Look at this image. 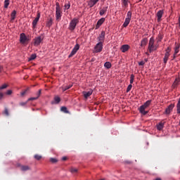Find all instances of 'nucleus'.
Instances as JSON below:
<instances>
[{
  "label": "nucleus",
  "instance_id": "obj_39",
  "mask_svg": "<svg viewBox=\"0 0 180 180\" xmlns=\"http://www.w3.org/2000/svg\"><path fill=\"white\" fill-rule=\"evenodd\" d=\"M6 88H8V85L7 84H3L2 86H0V91L2 89H6Z\"/></svg>",
  "mask_w": 180,
  "mask_h": 180
},
{
  "label": "nucleus",
  "instance_id": "obj_45",
  "mask_svg": "<svg viewBox=\"0 0 180 180\" xmlns=\"http://www.w3.org/2000/svg\"><path fill=\"white\" fill-rule=\"evenodd\" d=\"M36 99H38V97H32L28 98V101H36Z\"/></svg>",
  "mask_w": 180,
  "mask_h": 180
},
{
  "label": "nucleus",
  "instance_id": "obj_50",
  "mask_svg": "<svg viewBox=\"0 0 180 180\" xmlns=\"http://www.w3.org/2000/svg\"><path fill=\"white\" fill-rule=\"evenodd\" d=\"M62 161H67V157L62 158Z\"/></svg>",
  "mask_w": 180,
  "mask_h": 180
},
{
  "label": "nucleus",
  "instance_id": "obj_42",
  "mask_svg": "<svg viewBox=\"0 0 180 180\" xmlns=\"http://www.w3.org/2000/svg\"><path fill=\"white\" fill-rule=\"evenodd\" d=\"M51 162L55 163L57 162V159L51 158L50 159Z\"/></svg>",
  "mask_w": 180,
  "mask_h": 180
},
{
  "label": "nucleus",
  "instance_id": "obj_32",
  "mask_svg": "<svg viewBox=\"0 0 180 180\" xmlns=\"http://www.w3.org/2000/svg\"><path fill=\"white\" fill-rule=\"evenodd\" d=\"M179 84V79H176L174 82L173 83V87L175 88L176 85Z\"/></svg>",
  "mask_w": 180,
  "mask_h": 180
},
{
  "label": "nucleus",
  "instance_id": "obj_28",
  "mask_svg": "<svg viewBox=\"0 0 180 180\" xmlns=\"http://www.w3.org/2000/svg\"><path fill=\"white\" fill-rule=\"evenodd\" d=\"M70 88H72V84H70L68 86H65L63 87V91L65 92V91H68V89H70Z\"/></svg>",
  "mask_w": 180,
  "mask_h": 180
},
{
  "label": "nucleus",
  "instance_id": "obj_51",
  "mask_svg": "<svg viewBox=\"0 0 180 180\" xmlns=\"http://www.w3.org/2000/svg\"><path fill=\"white\" fill-rule=\"evenodd\" d=\"M166 51H169H169H171V48L168 47L167 49L166 50Z\"/></svg>",
  "mask_w": 180,
  "mask_h": 180
},
{
  "label": "nucleus",
  "instance_id": "obj_6",
  "mask_svg": "<svg viewBox=\"0 0 180 180\" xmlns=\"http://www.w3.org/2000/svg\"><path fill=\"white\" fill-rule=\"evenodd\" d=\"M28 41H29V39H27V37H26V34L25 33H21L20 35V42L22 43V44H25Z\"/></svg>",
  "mask_w": 180,
  "mask_h": 180
},
{
  "label": "nucleus",
  "instance_id": "obj_54",
  "mask_svg": "<svg viewBox=\"0 0 180 180\" xmlns=\"http://www.w3.org/2000/svg\"><path fill=\"white\" fill-rule=\"evenodd\" d=\"M148 60L147 58L145 59V63H147Z\"/></svg>",
  "mask_w": 180,
  "mask_h": 180
},
{
  "label": "nucleus",
  "instance_id": "obj_14",
  "mask_svg": "<svg viewBox=\"0 0 180 180\" xmlns=\"http://www.w3.org/2000/svg\"><path fill=\"white\" fill-rule=\"evenodd\" d=\"M163 15H164V11L163 10H160L157 13L158 22H161V18H162Z\"/></svg>",
  "mask_w": 180,
  "mask_h": 180
},
{
  "label": "nucleus",
  "instance_id": "obj_46",
  "mask_svg": "<svg viewBox=\"0 0 180 180\" xmlns=\"http://www.w3.org/2000/svg\"><path fill=\"white\" fill-rule=\"evenodd\" d=\"M56 10H57V9H59V10L61 9V8H60V4L56 3Z\"/></svg>",
  "mask_w": 180,
  "mask_h": 180
},
{
  "label": "nucleus",
  "instance_id": "obj_30",
  "mask_svg": "<svg viewBox=\"0 0 180 180\" xmlns=\"http://www.w3.org/2000/svg\"><path fill=\"white\" fill-rule=\"evenodd\" d=\"M37 56L36 54H32L30 57L29 58V61H33V60H35Z\"/></svg>",
  "mask_w": 180,
  "mask_h": 180
},
{
  "label": "nucleus",
  "instance_id": "obj_2",
  "mask_svg": "<svg viewBox=\"0 0 180 180\" xmlns=\"http://www.w3.org/2000/svg\"><path fill=\"white\" fill-rule=\"evenodd\" d=\"M79 23V20L77 18H74L72 20L69 24V30H71V32L75 30V27H77V25Z\"/></svg>",
  "mask_w": 180,
  "mask_h": 180
},
{
  "label": "nucleus",
  "instance_id": "obj_44",
  "mask_svg": "<svg viewBox=\"0 0 180 180\" xmlns=\"http://www.w3.org/2000/svg\"><path fill=\"white\" fill-rule=\"evenodd\" d=\"M27 102H21L20 103V106H26Z\"/></svg>",
  "mask_w": 180,
  "mask_h": 180
},
{
  "label": "nucleus",
  "instance_id": "obj_40",
  "mask_svg": "<svg viewBox=\"0 0 180 180\" xmlns=\"http://www.w3.org/2000/svg\"><path fill=\"white\" fill-rule=\"evenodd\" d=\"M70 7H71V4H70V2H68L65 5V9H70Z\"/></svg>",
  "mask_w": 180,
  "mask_h": 180
},
{
  "label": "nucleus",
  "instance_id": "obj_47",
  "mask_svg": "<svg viewBox=\"0 0 180 180\" xmlns=\"http://www.w3.org/2000/svg\"><path fill=\"white\" fill-rule=\"evenodd\" d=\"M6 95H12V90H8L6 93Z\"/></svg>",
  "mask_w": 180,
  "mask_h": 180
},
{
  "label": "nucleus",
  "instance_id": "obj_20",
  "mask_svg": "<svg viewBox=\"0 0 180 180\" xmlns=\"http://www.w3.org/2000/svg\"><path fill=\"white\" fill-rule=\"evenodd\" d=\"M148 41V40L147 39V38H144L143 39H142L141 41V47H146V46H147Z\"/></svg>",
  "mask_w": 180,
  "mask_h": 180
},
{
  "label": "nucleus",
  "instance_id": "obj_4",
  "mask_svg": "<svg viewBox=\"0 0 180 180\" xmlns=\"http://www.w3.org/2000/svg\"><path fill=\"white\" fill-rule=\"evenodd\" d=\"M148 49L150 53H153L154 50H157V47L154 46V38H150Z\"/></svg>",
  "mask_w": 180,
  "mask_h": 180
},
{
  "label": "nucleus",
  "instance_id": "obj_31",
  "mask_svg": "<svg viewBox=\"0 0 180 180\" xmlns=\"http://www.w3.org/2000/svg\"><path fill=\"white\" fill-rule=\"evenodd\" d=\"M60 110L64 113H68V109H67V107H61Z\"/></svg>",
  "mask_w": 180,
  "mask_h": 180
},
{
  "label": "nucleus",
  "instance_id": "obj_38",
  "mask_svg": "<svg viewBox=\"0 0 180 180\" xmlns=\"http://www.w3.org/2000/svg\"><path fill=\"white\" fill-rule=\"evenodd\" d=\"M131 88H133V85L129 84V85L127 86V92H130V91H131Z\"/></svg>",
  "mask_w": 180,
  "mask_h": 180
},
{
  "label": "nucleus",
  "instance_id": "obj_24",
  "mask_svg": "<svg viewBox=\"0 0 180 180\" xmlns=\"http://www.w3.org/2000/svg\"><path fill=\"white\" fill-rule=\"evenodd\" d=\"M105 68H107V70H109L110 68H112V63L110 62H105L104 63Z\"/></svg>",
  "mask_w": 180,
  "mask_h": 180
},
{
  "label": "nucleus",
  "instance_id": "obj_16",
  "mask_svg": "<svg viewBox=\"0 0 180 180\" xmlns=\"http://www.w3.org/2000/svg\"><path fill=\"white\" fill-rule=\"evenodd\" d=\"M129 49H130V46L127 44H125L121 46L120 50L122 53H126V51H127Z\"/></svg>",
  "mask_w": 180,
  "mask_h": 180
},
{
  "label": "nucleus",
  "instance_id": "obj_15",
  "mask_svg": "<svg viewBox=\"0 0 180 180\" xmlns=\"http://www.w3.org/2000/svg\"><path fill=\"white\" fill-rule=\"evenodd\" d=\"M99 2V0H90L88 3V6L89 8H94L96 4H98Z\"/></svg>",
  "mask_w": 180,
  "mask_h": 180
},
{
  "label": "nucleus",
  "instance_id": "obj_19",
  "mask_svg": "<svg viewBox=\"0 0 180 180\" xmlns=\"http://www.w3.org/2000/svg\"><path fill=\"white\" fill-rule=\"evenodd\" d=\"M92 90L89 91H83V95L84 96V98L86 99H88V98H89V96H91V95H92Z\"/></svg>",
  "mask_w": 180,
  "mask_h": 180
},
{
  "label": "nucleus",
  "instance_id": "obj_21",
  "mask_svg": "<svg viewBox=\"0 0 180 180\" xmlns=\"http://www.w3.org/2000/svg\"><path fill=\"white\" fill-rule=\"evenodd\" d=\"M60 102H61V98H60L59 96H56L54 97V102L52 101V102H51V104H52V105H53V103L58 104V103H60Z\"/></svg>",
  "mask_w": 180,
  "mask_h": 180
},
{
  "label": "nucleus",
  "instance_id": "obj_22",
  "mask_svg": "<svg viewBox=\"0 0 180 180\" xmlns=\"http://www.w3.org/2000/svg\"><path fill=\"white\" fill-rule=\"evenodd\" d=\"M21 171H29L30 167L27 165H21L20 166Z\"/></svg>",
  "mask_w": 180,
  "mask_h": 180
},
{
  "label": "nucleus",
  "instance_id": "obj_53",
  "mask_svg": "<svg viewBox=\"0 0 180 180\" xmlns=\"http://www.w3.org/2000/svg\"><path fill=\"white\" fill-rule=\"evenodd\" d=\"M176 54H175V53L174 54L173 58H176Z\"/></svg>",
  "mask_w": 180,
  "mask_h": 180
},
{
  "label": "nucleus",
  "instance_id": "obj_49",
  "mask_svg": "<svg viewBox=\"0 0 180 180\" xmlns=\"http://www.w3.org/2000/svg\"><path fill=\"white\" fill-rule=\"evenodd\" d=\"M4 98V94L3 93H0V101Z\"/></svg>",
  "mask_w": 180,
  "mask_h": 180
},
{
  "label": "nucleus",
  "instance_id": "obj_35",
  "mask_svg": "<svg viewBox=\"0 0 180 180\" xmlns=\"http://www.w3.org/2000/svg\"><path fill=\"white\" fill-rule=\"evenodd\" d=\"M133 82H134V75H131L130 76V84L131 85V84H133Z\"/></svg>",
  "mask_w": 180,
  "mask_h": 180
},
{
  "label": "nucleus",
  "instance_id": "obj_3",
  "mask_svg": "<svg viewBox=\"0 0 180 180\" xmlns=\"http://www.w3.org/2000/svg\"><path fill=\"white\" fill-rule=\"evenodd\" d=\"M131 11H128L127 14V18H125V20L123 23V27H127L129 26V24L130 23V20H131Z\"/></svg>",
  "mask_w": 180,
  "mask_h": 180
},
{
  "label": "nucleus",
  "instance_id": "obj_12",
  "mask_svg": "<svg viewBox=\"0 0 180 180\" xmlns=\"http://www.w3.org/2000/svg\"><path fill=\"white\" fill-rule=\"evenodd\" d=\"M105 31H102L99 37H98L99 43H103L105 41Z\"/></svg>",
  "mask_w": 180,
  "mask_h": 180
},
{
  "label": "nucleus",
  "instance_id": "obj_9",
  "mask_svg": "<svg viewBox=\"0 0 180 180\" xmlns=\"http://www.w3.org/2000/svg\"><path fill=\"white\" fill-rule=\"evenodd\" d=\"M62 13H63L61 12V9L57 8L56 10V19L57 22H60V20H61Z\"/></svg>",
  "mask_w": 180,
  "mask_h": 180
},
{
  "label": "nucleus",
  "instance_id": "obj_57",
  "mask_svg": "<svg viewBox=\"0 0 180 180\" xmlns=\"http://www.w3.org/2000/svg\"><path fill=\"white\" fill-rule=\"evenodd\" d=\"M143 0H139L140 2H141Z\"/></svg>",
  "mask_w": 180,
  "mask_h": 180
},
{
  "label": "nucleus",
  "instance_id": "obj_55",
  "mask_svg": "<svg viewBox=\"0 0 180 180\" xmlns=\"http://www.w3.org/2000/svg\"><path fill=\"white\" fill-rule=\"evenodd\" d=\"M126 163H127V164H130L131 162H129V161H127V162H126Z\"/></svg>",
  "mask_w": 180,
  "mask_h": 180
},
{
  "label": "nucleus",
  "instance_id": "obj_37",
  "mask_svg": "<svg viewBox=\"0 0 180 180\" xmlns=\"http://www.w3.org/2000/svg\"><path fill=\"white\" fill-rule=\"evenodd\" d=\"M34 157L35 160H37V161H40V160H41V155H35Z\"/></svg>",
  "mask_w": 180,
  "mask_h": 180
},
{
  "label": "nucleus",
  "instance_id": "obj_56",
  "mask_svg": "<svg viewBox=\"0 0 180 180\" xmlns=\"http://www.w3.org/2000/svg\"><path fill=\"white\" fill-rule=\"evenodd\" d=\"M155 180H161V179H159V178H158V179H156Z\"/></svg>",
  "mask_w": 180,
  "mask_h": 180
},
{
  "label": "nucleus",
  "instance_id": "obj_7",
  "mask_svg": "<svg viewBox=\"0 0 180 180\" xmlns=\"http://www.w3.org/2000/svg\"><path fill=\"white\" fill-rule=\"evenodd\" d=\"M79 50V44H77L73 49L72 50L70 54L69 55L68 58H71V57H73V56H75L77 54V51Z\"/></svg>",
  "mask_w": 180,
  "mask_h": 180
},
{
  "label": "nucleus",
  "instance_id": "obj_36",
  "mask_svg": "<svg viewBox=\"0 0 180 180\" xmlns=\"http://www.w3.org/2000/svg\"><path fill=\"white\" fill-rule=\"evenodd\" d=\"M9 6V0L4 1V8H7Z\"/></svg>",
  "mask_w": 180,
  "mask_h": 180
},
{
  "label": "nucleus",
  "instance_id": "obj_10",
  "mask_svg": "<svg viewBox=\"0 0 180 180\" xmlns=\"http://www.w3.org/2000/svg\"><path fill=\"white\" fill-rule=\"evenodd\" d=\"M39 19H40V13H37V17L34 18V20L32 22L33 29H36V26L37 25V22H39Z\"/></svg>",
  "mask_w": 180,
  "mask_h": 180
},
{
  "label": "nucleus",
  "instance_id": "obj_23",
  "mask_svg": "<svg viewBox=\"0 0 180 180\" xmlns=\"http://www.w3.org/2000/svg\"><path fill=\"white\" fill-rule=\"evenodd\" d=\"M158 130H162L164 129V122H161L157 124Z\"/></svg>",
  "mask_w": 180,
  "mask_h": 180
},
{
  "label": "nucleus",
  "instance_id": "obj_34",
  "mask_svg": "<svg viewBox=\"0 0 180 180\" xmlns=\"http://www.w3.org/2000/svg\"><path fill=\"white\" fill-rule=\"evenodd\" d=\"M4 115H6V116H9V110H8V108H4Z\"/></svg>",
  "mask_w": 180,
  "mask_h": 180
},
{
  "label": "nucleus",
  "instance_id": "obj_18",
  "mask_svg": "<svg viewBox=\"0 0 180 180\" xmlns=\"http://www.w3.org/2000/svg\"><path fill=\"white\" fill-rule=\"evenodd\" d=\"M108 6H104L103 7V8L100 11V15L101 16H103V15H105V13H106V12H108Z\"/></svg>",
  "mask_w": 180,
  "mask_h": 180
},
{
  "label": "nucleus",
  "instance_id": "obj_17",
  "mask_svg": "<svg viewBox=\"0 0 180 180\" xmlns=\"http://www.w3.org/2000/svg\"><path fill=\"white\" fill-rule=\"evenodd\" d=\"M168 58H169V51H166V53L165 54V57L163 58L164 64H167V62L168 61Z\"/></svg>",
  "mask_w": 180,
  "mask_h": 180
},
{
  "label": "nucleus",
  "instance_id": "obj_52",
  "mask_svg": "<svg viewBox=\"0 0 180 180\" xmlns=\"http://www.w3.org/2000/svg\"><path fill=\"white\" fill-rule=\"evenodd\" d=\"M3 68H3L2 66H0V72H2Z\"/></svg>",
  "mask_w": 180,
  "mask_h": 180
},
{
  "label": "nucleus",
  "instance_id": "obj_41",
  "mask_svg": "<svg viewBox=\"0 0 180 180\" xmlns=\"http://www.w3.org/2000/svg\"><path fill=\"white\" fill-rule=\"evenodd\" d=\"M27 91H29V89H27L26 90H25L24 91H22L21 93V96H25V95H26V94L27 93Z\"/></svg>",
  "mask_w": 180,
  "mask_h": 180
},
{
  "label": "nucleus",
  "instance_id": "obj_11",
  "mask_svg": "<svg viewBox=\"0 0 180 180\" xmlns=\"http://www.w3.org/2000/svg\"><path fill=\"white\" fill-rule=\"evenodd\" d=\"M174 108H175V105L174 104H170L165 110V113L166 115H169V113H171V112H172Z\"/></svg>",
  "mask_w": 180,
  "mask_h": 180
},
{
  "label": "nucleus",
  "instance_id": "obj_1",
  "mask_svg": "<svg viewBox=\"0 0 180 180\" xmlns=\"http://www.w3.org/2000/svg\"><path fill=\"white\" fill-rule=\"evenodd\" d=\"M150 105H151V100L147 101L143 105H141L139 108L140 113L144 115H147V113H148V111H146V109H147V108H148Z\"/></svg>",
  "mask_w": 180,
  "mask_h": 180
},
{
  "label": "nucleus",
  "instance_id": "obj_8",
  "mask_svg": "<svg viewBox=\"0 0 180 180\" xmlns=\"http://www.w3.org/2000/svg\"><path fill=\"white\" fill-rule=\"evenodd\" d=\"M103 49V44L101 43V42H98V43L96 45V46H95V48H94L95 52H96V53H101V51H102Z\"/></svg>",
  "mask_w": 180,
  "mask_h": 180
},
{
  "label": "nucleus",
  "instance_id": "obj_43",
  "mask_svg": "<svg viewBox=\"0 0 180 180\" xmlns=\"http://www.w3.org/2000/svg\"><path fill=\"white\" fill-rule=\"evenodd\" d=\"M37 95V98H39L40 97V95H41V89L39 90Z\"/></svg>",
  "mask_w": 180,
  "mask_h": 180
},
{
  "label": "nucleus",
  "instance_id": "obj_33",
  "mask_svg": "<svg viewBox=\"0 0 180 180\" xmlns=\"http://www.w3.org/2000/svg\"><path fill=\"white\" fill-rule=\"evenodd\" d=\"M70 172H71L72 174H77V172H78V169H75V168H74V167H72V168L70 169Z\"/></svg>",
  "mask_w": 180,
  "mask_h": 180
},
{
  "label": "nucleus",
  "instance_id": "obj_26",
  "mask_svg": "<svg viewBox=\"0 0 180 180\" xmlns=\"http://www.w3.org/2000/svg\"><path fill=\"white\" fill-rule=\"evenodd\" d=\"M53 25V18H50L49 20H48L47 22H46V26L48 27H51Z\"/></svg>",
  "mask_w": 180,
  "mask_h": 180
},
{
  "label": "nucleus",
  "instance_id": "obj_48",
  "mask_svg": "<svg viewBox=\"0 0 180 180\" xmlns=\"http://www.w3.org/2000/svg\"><path fill=\"white\" fill-rule=\"evenodd\" d=\"M144 64H146V62L144 61H141L139 63V65H144Z\"/></svg>",
  "mask_w": 180,
  "mask_h": 180
},
{
  "label": "nucleus",
  "instance_id": "obj_29",
  "mask_svg": "<svg viewBox=\"0 0 180 180\" xmlns=\"http://www.w3.org/2000/svg\"><path fill=\"white\" fill-rule=\"evenodd\" d=\"M179 48H180V44H177L174 49V54H178V53H179Z\"/></svg>",
  "mask_w": 180,
  "mask_h": 180
},
{
  "label": "nucleus",
  "instance_id": "obj_5",
  "mask_svg": "<svg viewBox=\"0 0 180 180\" xmlns=\"http://www.w3.org/2000/svg\"><path fill=\"white\" fill-rule=\"evenodd\" d=\"M44 39V37H43V35L35 37L34 39V46H40V43H41V41H43Z\"/></svg>",
  "mask_w": 180,
  "mask_h": 180
},
{
  "label": "nucleus",
  "instance_id": "obj_13",
  "mask_svg": "<svg viewBox=\"0 0 180 180\" xmlns=\"http://www.w3.org/2000/svg\"><path fill=\"white\" fill-rule=\"evenodd\" d=\"M105 22V18H101L100 20H98L96 25V30H98L102 25H103V22Z\"/></svg>",
  "mask_w": 180,
  "mask_h": 180
},
{
  "label": "nucleus",
  "instance_id": "obj_27",
  "mask_svg": "<svg viewBox=\"0 0 180 180\" xmlns=\"http://www.w3.org/2000/svg\"><path fill=\"white\" fill-rule=\"evenodd\" d=\"M11 20H15V18H16V11H13L11 13Z\"/></svg>",
  "mask_w": 180,
  "mask_h": 180
},
{
  "label": "nucleus",
  "instance_id": "obj_25",
  "mask_svg": "<svg viewBox=\"0 0 180 180\" xmlns=\"http://www.w3.org/2000/svg\"><path fill=\"white\" fill-rule=\"evenodd\" d=\"M122 5L124 8H127L129 6V0H122Z\"/></svg>",
  "mask_w": 180,
  "mask_h": 180
}]
</instances>
